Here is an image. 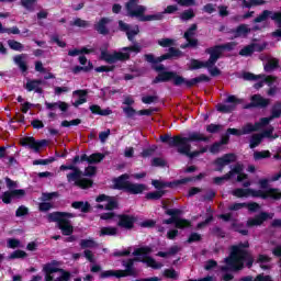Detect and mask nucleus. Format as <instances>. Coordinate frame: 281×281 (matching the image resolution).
<instances>
[{"label": "nucleus", "instance_id": "8", "mask_svg": "<svg viewBox=\"0 0 281 281\" xmlns=\"http://www.w3.org/2000/svg\"><path fill=\"white\" fill-rule=\"evenodd\" d=\"M128 179H131L128 173H123L117 178H114V190H124V192H127L128 194H144L146 184L132 183Z\"/></svg>", "mask_w": 281, "mask_h": 281}, {"label": "nucleus", "instance_id": "28", "mask_svg": "<svg viewBox=\"0 0 281 281\" xmlns=\"http://www.w3.org/2000/svg\"><path fill=\"white\" fill-rule=\"evenodd\" d=\"M151 186L158 191L165 190V188H172L173 186H180L177 180L173 182H164L161 180H151Z\"/></svg>", "mask_w": 281, "mask_h": 281}, {"label": "nucleus", "instance_id": "60", "mask_svg": "<svg viewBox=\"0 0 281 281\" xmlns=\"http://www.w3.org/2000/svg\"><path fill=\"white\" fill-rule=\"evenodd\" d=\"M198 25L196 24H191V26L184 32L183 38L186 40H190L192 38V36H194V34H196V30H198Z\"/></svg>", "mask_w": 281, "mask_h": 281}, {"label": "nucleus", "instance_id": "23", "mask_svg": "<svg viewBox=\"0 0 281 281\" xmlns=\"http://www.w3.org/2000/svg\"><path fill=\"white\" fill-rule=\"evenodd\" d=\"M72 95H78V100H76L72 103V106H75L76 109H78V106H80L81 104L87 103V95H89V91L87 90H75L72 92Z\"/></svg>", "mask_w": 281, "mask_h": 281}, {"label": "nucleus", "instance_id": "59", "mask_svg": "<svg viewBox=\"0 0 281 281\" xmlns=\"http://www.w3.org/2000/svg\"><path fill=\"white\" fill-rule=\"evenodd\" d=\"M165 214H167V216H171V218H179L181 214H183V211L180 209H168L165 211Z\"/></svg>", "mask_w": 281, "mask_h": 281}, {"label": "nucleus", "instance_id": "13", "mask_svg": "<svg viewBox=\"0 0 281 281\" xmlns=\"http://www.w3.org/2000/svg\"><path fill=\"white\" fill-rule=\"evenodd\" d=\"M271 104V99H267L261 94H252L250 102L244 105V109H267Z\"/></svg>", "mask_w": 281, "mask_h": 281}, {"label": "nucleus", "instance_id": "17", "mask_svg": "<svg viewBox=\"0 0 281 281\" xmlns=\"http://www.w3.org/2000/svg\"><path fill=\"white\" fill-rule=\"evenodd\" d=\"M237 157L236 154L229 153L225 154L222 157H218L215 159L214 164L217 167V172H223L225 166H229V164H234L236 161Z\"/></svg>", "mask_w": 281, "mask_h": 281}, {"label": "nucleus", "instance_id": "18", "mask_svg": "<svg viewBox=\"0 0 281 281\" xmlns=\"http://www.w3.org/2000/svg\"><path fill=\"white\" fill-rule=\"evenodd\" d=\"M119 27H120L121 32H125L130 43H135V37L137 36V34H139L138 25H136L134 29H131L130 24H126L124 21L120 20Z\"/></svg>", "mask_w": 281, "mask_h": 281}, {"label": "nucleus", "instance_id": "22", "mask_svg": "<svg viewBox=\"0 0 281 281\" xmlns=\"http://www.w3.org/2000/svg\"><path fill=\"white\" fill-rule=\"evenodd\" d=\"M13 61L16 65V67H19L20 71L22 74H27V69H30V68L27 66V61H25V55L24 54L14 56Z\"/></svg>", "mask_w": 281, "mask_h": 281}, {"label": "nucleus", "instance_id": "44", "mask_svg": "<svg viewBox=\"0 0 281 281\" xmlns=\"http://www.w3.org/2000/svg\"><path fill=\"white\" fill-rule=\"evenodd\" d=\"M232 194L237 196V199H245L249 196V189L237 188L233 190Z\"/></svg>", "mask_w": 281, "mask_h": 281}, {"label": "nucleus", "instance_id": "12", "mask_svg": "<svg viewBox=\"0 0 281 281\" xmlns=\"http://www.w3.org/2000/svg\"><path fill=\"white\" fill-rule=\"evenodd\" d=\"M119 218L116 225L117 227H121V229H126L127 232H131V229L135 228V223H137V217L135 215L131 214H119L116 215Z\"/></svg>", "mask_w": 281, "mask_h": 281}, {"label": "nucleus", "instance_id": "25", "mask_svg": "<svg viewBox=\"0 0 281 281\" xmlns=\"http://www.w3.org/2000/svg\"><path fill=\"white\" fill-rule=\"evenodd\" d=\"M68 170H72V172L67 173V181L68 183L74 182V179H78L79 177H82V170L80 168L76 167V165H67Z\"/></svg>", "mask_w": 281, "mask_h": 281}, {"label": "nucleus", "instance_id": "56", "mask_svg": "<svg viewBox=\"0 0 281 281\" xmlns=\"http://www.w3.org/2000/svg\"><path fill=\"white\" fill-rule=\"evenodd\" d=\"M30 214V209L25 205H21L15 211L16 218H21L22 216H27Z\"/></svg>", "mask_w": 281, "mask_h": 281}, {"label": "nucleus", "instance_id": "7", "mask_svg": "<svg viewBox=\"0 0 281 281\" xmlns=\"http://www.w3.org/2000/svg\"><path fill=\"white\" fill-rule=\"evenodd\" d=\"M125 10L132 19H138L142 23L161 19V14L145 15L146 7L139 4V0H128L125 4Z\"/></svg>", "mask_w": 281, "mask_h": 281}, {"label": "nucleus", "instance_id": "5", "mask_svg": "<svg viewBox=\"0 0 281 281\" xmlns=\"http://www.w3.org/2000/svg\"><path fill=\"white\" fill-rule=\"evenodd\" d=\"M140 52L142 46L137 42H134L132 46L121 48V52L114 50L113 54L109 53V44H105L104 48H101L100 60H104L108 65H114V63H117L119 60L121 63L131 60V54H139Z\"/></svg>", "mask_w": 281, "mask_h": 281}, {"label": "nucleus", "instance_id": "14", "mask_svg": "<svg viewBox=\"0 0 281 281\" xmlns=\"http://www.w3.org/2000/svg\"><path fill=\"white\" fill-rule=\"evenodd\" d=\"M23 196H25V189H13L4 191L0 195V199L2 203H4L5 205H10V203H12V199H23Z\"/></svg>", "mask_w": 281, "mask_h": 281}, {"label": "nucleus", "instance_id": "29", "mask_svg": "<svg viewBox=\"0 0 281 281\" xmlns=\"http://www.w3.org/2000/svg\"><path fill=\"white\" fill-rule=\"evenodd\" d=\"M165 195H166V190L151 191L145 194V199L147 201H159Z\"/></svg>", "mask_w": 281, "mask_h": 281}, {"label": "nucleus", "instance_id": "63", "mask_svg": "<svg viewBox=\"0 0 281 281\" xmlns=\"http://www.w3.org/2000/svg\"><path fill=\"white\" fill-rule=\"evenodd\" d=\"M252 54H254V46H251V44L245 46L244 48H241V49L239 50V56H245V57H247V56H251Z\"/></svg>", "mask_w": 281, "mask_h": 281}, {"label": "nucleus", "instance_id": "9", "mask_svg": "<svg viewBox=\"0 0 281 281\" xmlns=\"http://www.w3.org/2000/svg\"><path fill=\"white\" fill-rule=\"evenodd\" d=\"M192 142H204L205 144H207V142H210V137L205 136L201 132H191L187 137L176 135L172 136L170 146H191L190 144Z\"/></svg>", "mask_w": 281, "mask_h": 281}, {"label": "nucleus", "instance_id": "34", "mask_svg": "<svg viewBox=\"0 0 281 281\" xmlns=\"http://www.w3.org/2000/svg\"><path fill=\"white\" fill-rule=\"evenodd\" d=\"M280 67V60L277 58H272L268 60V63L265 65L263 69L267 71V74H270V71H273L274 69H278Z\"/></svg>", "mask_w": 281, "mask_h": 281}, {"label": "nucleus", "instance_id": "42", "mask_svg": "<svg viewBox=\"0 0 281 281\" xmlns=\"http://www.w3.org/2000/svg\"><path fill=\"white\" fill-rule=\"evenodd\" d=\"M80 247L81 249H93L94 247H98V243L93 239H81L80 240Z\"/></svg>", "mask_w": 281, "mask_h": 281}, {"label": "nucleus", "instance_id": "21", "mask_svg": "<svg viewBox=\"0 0 281 281\" xmlns=\"http://www.w3.org/2000/svg\"><path fill=\"white\" fill-rule=\"evenodd\" d=\"M72 181H74V184L77 188H80L81 190H89V188H93V180L89 178L79 177L77 179H72Z\"/></svg>", "mask_w": 281, "mask_h": 281}, {"label": "nucleus", "instance_id": "37", "mask_svg": "<svg viewBox=\"0 0 281 281\" xmlns=\"http://www.w3.org/2000/svg\"><path fill=\"white\" fill-rule=\"evenodd\" d=\"M276 12L263 10L257 18L254 19V23H262L263 21H267L269 16H273Z\"/></svg>", "mask_w": 281, "mask_h": 281}, {"label": "nucleus", "instance_id": "39", "mask_svg": "<svg viewBox=\"0 0 281 281\" xmlns=\"http://www.w3.org/2000/svg\"><path fill=\"white\" fill-rule=\"evenodd\" d=\"M203 177H205V173H199L195 177H187V178L177 180V183H180V186H184L186 183H190L192 181H201V179H203Z\"/></svg>", "mask_w": 281, "mask_h": 281}, {"label": "nucleus", "instance_id": "48", "mask_svg": "<svg viewBox=\"0 0 281 281\" xmlns=\"http://www.w3.org/2000/svg\"><path fill=\"white\" fill-rule=\"evenodd\" d=\"M260 144H262L261 134H254L250 138L249 148H257V146H260Z\"/></svg>", "mask_w": 281, "mask_h": 281}, {"label": "nucleus", "instance_id": "30", "mask_svg": "<svg viewBox=\"0 0 281 281\" xmlns=\"http://www.w3.org/2000/svg\"><path fill=\"white\" fill-rule=\"evenodd\" d=\"M179 11V7L177 4L167 5V8L162 12H158L156 14H160V19H156L153 21H164L165 14H175V12Z\"/></svg>", "mask_w": 281, "mask_h": 281}, {"label": "nucleus", "instance_id": "64", "mask_svg": "<svg viewBox=\"0 0 281 281\" xmlns=\"http://www.w3.org/2000/svg\"><path fill=\"white\" fill-rule=\"evenodd\" d=\"M151 166H154L155 168H164L166 167V160L159 157H155L151 160Z\"/></svg>", "mask_w": 281, "mask_h": 281}, {"label": "nucleus", "instance_id": "54", "mask_svg": "<svg viewBox=\"0 0 281 281\" xmlns=\"http://www.w3.org/2000/svg\"><path fill=\"white\" fill-rule=\"evenodd\" d=\"M273 119L271 116L268 117H261L259 122H256L257 131H260V128H265V126H269Z\"/></svg>", "mask_w": 281, "mask_h": 281}, {"label": "nucleus", "instance_id": "2", "mask_svg": "<svg viewBox=\"0 0 281 281\" xmlns=\"http://www.w3.org/2000/svg\"><path fill=\"white\" fill-rule=\"evenodd\" d=\"M245 249H249V241L232 246L231 255L225 259L231 271H243L245 269V262L247 269L254 267V256Z\"/></svg>", "mask_w": 281, "mask_h": 281}, {"label": "nucleus", "instance_id": "38", "mask_svg": "<svg viewBox=\"0 0 281 281\" xmlns=\"http://www.w3.org/2000/svg\"><path fill=\"white\" fill-rule=\"evenodd\" d=\"M93 69V63L88 61V66H75L72 68V74L78 75L80 71H83L85 74H89Z\"/></svg>", "mask_w": 281, "mask_h": 281}, {"label": "nucleus", "instance_id": "32", "mask_svg": "<svg viewBox=\"0 0 281 281\" xmlns=\"http://www.w3.org/2000/svg\"><path fill=\"white\" fill-rule=\"evenodd\" d=\"M276 131V127H273V125H270L267 130H265L262 133H259L262 137V139L267 138V139H278V137H280V135L274 134L273 132Z\"/></svg>", "mask_w": 281, "mask_h": 281}, {"label": "nucleus", "instance_id": "10", "mask_svg": "<svg viewBox=\"0 0 281 281\" xmlns=\"http://www.w3.org/2000/svg\"><path fill=\"white\" fill-rule=\"evenodd\" d=\"M248 196H252L254 199H273L274 201H280L281 192L278 188H269L266 191L248 189Z\"/></svg>", "mask_w": 281, "mask_h": 281}, {"label": "nucleus", "instance_id": "4", "mask_svg": "<svg viewBox=\"0 0 281 281\" xmlns=\"http://www.w3.org/2000/svg\"><path fill=\"white\" fill-rule=\"evenodd\" d=\"M69 218H76V214L69 212L56 211L48 214L49 223H57L58 229H60L63 236H68L65 243H76L78 237L74 234V225Z\"/></svg>", "mask_w": 281, "mask_h": 281}, {"label": "nucleus", "instance_id": "45", "mask_svg": "<svg viewBox=\"0 0 281 281\" xmlns=\"http://www.w3.org/2000/svg\"><path fill=\"white\" fill-rule=\"evenodd\" d=\"M244 170V167L241 164H236L231 171L226 173V179H232L235 175H240Z\"/></svg>", "mask_w": 281, "mask_h": 281}, {"label": "nucleus", "instance_id": "52", "mask_svg": "<svg viewBox=\"0 0 281 281\" xmlns=\"http://www.w3.org/2000/svg\"><path fill=\"white\" fill-rule=\"evenodd\" d=\"M269 157H271V151H269V150L254 153V159L256 161H260V159H269Z\"/></svg>", "mask_w": 281, "mask_h": 281}, {"label": "nucleus", "instance_id": "36", "mask_svg": "<svg viewBox=\"0 0 281 281\" xmlns=\"http://www.w3.org/2000/svg\"><path fill=\"white\" fill-rule=\"evenodd\" d=\"M243 227H244L243 224H238L236 222V220H233V222L231 224V229H234V232H237V234H241V236H248L249 235V231L243 229Z\"/></svg>", "mask_w": 281, "mask_h": 281}, {"label": "nucleus", "instance_id": "35", "mask_svg": "<svg viewBox=\"0 0 281 281\" xmlns=\"http://www.w3.org/2000/svg\"><path fill=\"white\" fill-rule=\"evenodd\" d=\"M56 265H58V261L46 263L44 266V273H59V271H63V268H58Z\"/></svg>", "mask_w": 281, "mask_h": 281}, {"label": "nucleus", "instance_id": "1", "mask_svg": "<svg viewBox=\"0 0 281 281\" xmlns=\"http://www.w3.org/2000/svg\"><path fill=\"white\" fill-rule=\"evenodd\" d=\"M150 254H153V248H150L149 246H142L139 248H136L132 252V256L135 257L132 259H127L126 262L123 261V267H125V269L119 270L121 278L137 276V272L135 271V262H143V265H147V267H150L151 269H161V267H164V263L157 262L155 258L150 257Z\"/></svg>", "mask_w": 281, "mask_h": 281}, {"label": "nucleus", "instance_id": "40", "mask_svg": "<svg viewBox=\"0 0 281 281\" xmlns=\"http://www.w3.org/2000/svg\"><path fill=\"white\" fill-rule=\"evenodd\" d=\"M100 236H117V228L113 226L102 227L100 231Z\"/></svg>", "mask_w": 281, "mask_h": 281}, {"label": "nucleus", "instance_id": "33", "mask_svg": "<svg viewBox=\"0 0 281 281\" xmlns=\"http://www.w3.org/2000/svg\"><path fill=\"white\" fill-rule=\"evenodd\" d=\"M203 67L206 69H211V67L207 66V61H201L199 59H191V65H190L189 69L191 71H194L196 69H203Z\"/></svg>", "mask_w": 281, "mask_h": 281}, {"label": "nucleus", "instance_id": "53", "mask_svg": "<svg viewBox=\"0 0 281 281\" xmlns=\"http://www.w3.org/2000/svg\"><path fill=\"white\" fill-rule=\"evenodd\" d=\"M195 16H196V14L194 13V10L189 9V10H184L180 14V20L181 21H190L191 19H194Z\"/></svg>", "mask_w": 281, "mask_h": 281}, {"label": "nucleus", "instance_id": "57", "mask_svg": "<svg viewBox=\"0 0 281 281\" xmlns=\"http://www.w3.org/2000/svg\"><path fill=\"white\" fill-rule=\"evenodd\" d=\"M27 257V252H25V250H21V249H18V250H14L13 252H11V255L9 256V258L11 260H16L19 258H26Z\"/></svg>", "mask_w": 281, "mask_h": 281}, {"label": "nucleus", "instance_id": "50", "mask_svg": "<svg viewBox=\"0 0 281 281\" xmlns=\"http://www.w3.org/2000/svg\"><path fill=\"white\" fill-rule=\"evenodd\" d=\"M256 131H258L256 123H248L241 127V135H249L250 133H256Z\"/></svg>", "mask_w": 281, "mask_h": 281}, {"label": "nucleus", "instance_id": "15", "mask_svg": "<svg viewBox=\"0 0 281 281\" xmlns=\"http://www.w3.org/2000/svg\"><path fill=\"white\" fill-rule=\"evenodd\" d=\"M205 54L210 55L209 59L206 60V65L212 69V67H214V65H216L218 59L223 56V50L220 45H215L206 48Z\"/></svg>", "mask_w": 281, "mask_h": 281}, {"label": "nucleus", "instance_id": "46", "mask_svg": "<svg viewBox=\"0 0 281 281\" xmlns=\"http://www.w3.org/2000/svg\"><path fill=\"white\" fill-rule=\"evenodd\" d=\"M105 155L102 153H94L89 156V164H100L101 161H104Z\"/></svg>", "mask_w": 281, "mask_h": 281}, {"label": "nucleus", "instance_id": "11", "mask_svg": "<svg viewBox=\"0 0 281 281\" xmlns=\"http://www.w3.org/2000/svg\"><path fill=\"white\" fill-rule=\"evenodd\" d=\"M49 142L47 139L36 140L34 136H26L21 139V146L29 147L34 153H40L41 148L47 146Z\"/></svg>", "mask_w": 281, "mask_h": 281}, {"label": "nucleus", "instance_id": "6", "mask_svg": "<svg viewBox=\"0 0 281 281\" xmlns=\"http://www.w3.org/2000/svg\"><path fill=\"white\" fill-rule=\"evenodd\" d=\"M158 45L160 47H169L168 53L159 57H155L154 54H145L144 58L146 63L159 65V63H164V60H171V58H181V56H183V52H181L179 48H175V40L172 38H161L158 41Z\"/></svg>", "mask_w": 281, "mask_h": 281}, {"label": "nucleus", "instance_id": "62", "mask_svg": "<svg viewBox=\"0 0 281 281\" xmlns=\"http://www.w3.org/2000/svg\"><path fill=\"white\" fill-rule=\"evenodd\" d=\"M236 109V105H226V104H218L217 111L220 113H232Z\"/></svg>", "mask_w": 281, "mask_h": 281}, {"label": "nucleus", "instance_id": "55", "mask_svg": "<svg viewBox=\"0 0 281 281\" xmlns=\"http://www.w3.org/2000/svg\"><path fill=\"white\" fill-rule=\"evenodd\" d=\"M59 273L60 276L56 279H54V281H69L71 280V272L65 270V269H61L59 270Z\"/></svg>", "mask_w": 281, "mask_h": 281}, {"label": "nucleus", "instance_id": "19", "mask_svg": "<svg viewBox=\"0 0 281 281\" xmlns=\"http://www.w3.org/2000/svg\"><path fill=\"white\" fill-rule=\"evenodd\" d=\"M170 148H177L179 155H184L189 159H194V157L201 155L199 150L192 151V145H170Z\"/></svg>", "mask_w": 281, "mask_h": 281}, {"label": "nucleus", "instance_id": "16", "mask_svg": "<svg viewBox=\"0 0 281 281\" xmlns=\"http://www.w3.org/2000/svg\"><path fill=\"white\" fill-rule=\"evenodd\" d=\"M273 218L271 213H267L265 211L260 212L259 214L255 215L254 217L248 218L246 222L247 227H260L265 222Z\"/></svg>", "mask_w": 281, "mask_h": 281}, {"label": "nucleus", "instance_id": "41", "mask_svg": "<svg viewBox=\"0 0 281 281\" xmlns=\"http://www.w3.org/2000/svg\"><path fill=\"white\" fill-rule=\"evenodd\" d=\"M101 280H105V278H122L120 274V270H105L100 273Z\"/></svg>", "mask_w": 281, "mask_h": 281}, {"label": "nucleus", "instance_id": "61", "mask_svg": "<svg viewBox=\"0 0 281 281\" xmlns=\"http://www.w3.org/2000/svg\"><path fill=\"white\" fill-rule=\"evenodd\" d=\"M223 128V125L221 124H214V123H211L206 126V133H211V134H216V133H220V131Z\"/></svg>", "mask_w": 281, "mask_h": 281}, {"label": "nucleus", "instance_id": "58", "mask_svg": "<svg viewBox=\"0 0 281 281\" xmlns=\"http://www.w3.org/2000/svg\"><path fill=\"white\" fill-rule=\"evenodd\" d=\"M80 124H82V120H80V119H75V120H71V121L65 120V121L61 122V126L64 128H69V126H78Z\"/></svg>", "mask_w": 281, "mask_h": 281}, {"label": "nucleus", "instance_id": "51", "mask_svg": "<svg viewBox=\"0 0 281 281\" xmlns=\"http://www.w3.org/2000/svg\"><path fill=\"white\" fill-rule=\"evenodd\" d=\"M119 205L120 204L117 203V200L113 196H110V199H108L104 210L112 212V210H117Z\"/></svg>", "mask_w": 281, "mask_h": 281}, {"label": "nucleus", "instance_id": "27", "mask_svg": "<svg viewBox=\"0 0 281 281\" xmlns=\"http://www.w3.org/2000/svg\"><path fill=\"white\" fill-rule=\"evenodd\" d=\"M71 207H74V210H80L83 214L91 212V204L89 202L75 201L71 203Z\"/></svg>", "mask_w": 281, "mask_h": 281}, {"label": "nucleus", "instance_id": "31", "mask_svg": "<svg viewBox=\"0 0 281 281\" xmlns=\"http://www.w3.org/2000/svg\"><path fill=\"white\" fill-rule=\"evenodd\" d=\"M41 85H43V80L41 79H27L26 83L24 85V89H26L29 92H32L35 91L37 86Z\"/></svg>", "mask_w": 281, "mask_h": 281}, {"label": "nucleus", "instance_id": "26", "mask_svg": "<svg viewBox=\"0 0 281 281\" xmlns=\"http://www.w3.org/2000/svg\"><path fill=\"white\" fill-rule=\"evenodd\" d=\"M89 109L93 115H101L103 117H106V115H111V113H113L111 108L102 110V108L98 104H92L89 106Z\"/></svg>", "mask_w": 281, "mask_h": 281}, {"label": "nucleus", "instance_id": "43", "mask_svg": "<svg viewBox=\"0 0 281 281\" xmlns=\"http://www.w3.org/2000/svg\"><path fill=\"white\" fill-rule=\"evenodd\" d=\"M8 45L10 49H13V52H23L25 49V46L21 42H18L15 40H9Z\"/></svg>", "mask_w": 281, "mask_h": 281}, {"label": "nucleus", "instance_id": "47", "mask_svg": "<svg viewBox=\"0 0 281 281\" xmlns=\"http://www.w3.org/2000/svg\"><path fill=\"white\" fill-rule=\"evenodd\" d=\"M79 54H93V48L82 47L81 49L75 48L68 52V56H79Z\"/></svg>", "mask_w": 281, "mask_h": 281}, {"label": "nucleus", "instance_id": "49", "mask_svg": "<svg viewBox=\"0 0 281 281\" xmlns=\"http://www.w3.org/2000/svg\"><path fill=\"white\" fill-rule=\"evenodd\" d=\"M192 224L189 220L177 217L176 218V227L177 229H186V227H190Z\"/></svg>", "mask_w": 281, "mask_h": 281}, {"label": "nucleus", "instance_id": "3", "mask_svg": "<svg viewBox=\"0 0 281 281\" xmlns=\"http://www.w3.org/2000/svg\"><path fill=\"white\" fill-rule=\"evenodd\" d=\"M171 80L173 81L175 87H181V85H186L187 89H192V87H196V85L201 82H210L211 79L207 77V75L202 74L199 77L187 80L175 71H166L155 77L151 83L159 85V82H170Z\"/></svg>", "mask_w": 281, "mask_h": 281}, {"label": "nucleus", "instance_id": "20", "mask_svg": "<svg viewBox=\"0 0 281 281\" xmlns=\"http://www.w3.org/2000/svg\"><path fill=\"white\" fill-rule=\"evenodd\" d=\"M111 23V19L109 18H101L95 24H94V31L98 32V34H101V36H109L110 30L109 24Z\"/></svg>", "mask_w": 281, "mask_h": 281}, {"label": "nucleus", "instance_id": "24", "mask_svg": "<svg viewBox=\"0 0 281 281\" xmlns=\"http://www.w3.org/2000/svg\"><path fill=\"white\" fill-rule=\"evenodd\" d=\"M232 34L235 36V38H240V36L245 37L248 34H251V29H249V25L247 24H239L232 31Z\"/></svg>", "mask_w": 281, "mask_h": 281}]
</instances>
